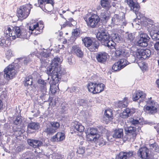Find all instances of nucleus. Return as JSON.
<instances>
[{
    "instance_id": "obj_1",
    "label": "nucleus",
    "mask_w": 159,
    "mask_h": 159,
    "mask_svg": "<svg viewBox=\"0 0 159 159\" xmlns=\"http://www.w3.org/2000/svg\"><path fill=\"white\" fill-rule=\"evenodd\" d=\"M60 60L58 57H55L46 71L48 75L51 76L52 81L49 83L50 89L52 94L58 91V85L57 88L56 84L59 82L62 76L66 73V70L59 66Z\"/></svg>"
},
{
    "instance_id": "obj_2",
    "label": "nucleus",
    "mask_w": 159,
    "mask_h": 159,
    "mask_svg": "<svg viewBox=\"0 0 159 159\" xmlns=\"http://www.w3.org/2000/svg\"><path fill=\"white\" fill-rule=\"evenodd\" d=\"M96 38L100 41L102 45L110 48L114 47L115 42L120 43L122 41L121 35L117 33H112L111 36L106 30L98 31L96 35Z\"/></svg>"
},
{
    "instance_id": "obj_3",
    "label": "nucleus",
    "mask_w": 159,
    "mask_h": 159,
    "mask_svg": "<svg viewBox=\"0 0 159 159\" xmlns=\"http://www.w3.org/2000/svg\"><path fill=\"white\" fill-rule=\"evenodd\" d=\"M4 36L6 39L11 40V37H12V39L16 38V35L18 38L25 39L27 38V33L25 29L20 28L19 26H12L8 27L7 29L4 31Z\"/></svg>"
},
{
    "instance_id": "obj_4",
    "label": "nucleus",
    "mask_w": 159,
    "mask_h": 159,
    "mask_svg": "<svg viewBox=\"0 0 159 159\" xmlns=\"http://www.w3.org/2000/svg\"><path fill=\"white\" fill-rule=\"evenodd\" d=\"M14 67L12 64L9 65L4 69V72H0V91H2L3 88L2 86L4 84L3 79H11L15 75L16 73L14 71Z\"/></svg>"
},
{
    "instance_id": "obj_5",
    "label": "nucleus",
    "mask_w": 159,
    "mask_h": 159,
    "mask_svg": "<svg viewBox=\"0 0 159 159\" xmlns=\"http://www.w3.org/2000/svg\"><path fill=\"white\" fill-rule=\"evenodd\" d=\"M32 6V5L30 4L20 6L17 10L18 19L22 21L27 18L30 14Z\"/></svg>"
},
{
    "instance_id": "obj_6",
    "label": "nucleus",
    "mask_w": 159,
    "mask_h": 159,
    "mask_svg": "<svg viewBox=\"0 0 159 159\" xmlns=\"http://www.w3.org/2000/svg\"><path fill=\"white\" fill-rule=\"evenodd\" d=\"M84 45L90 51L93 52H97L99 47V43L97 40L93 41L90 37H85L82 39Z\"/></svg>"
},
{
    "instance_id": "obj_7",
    "label": "nucleus",
    "mask_w": 159,
    "mask_h": 159,
    "mask_svg": "<svg viewBox=\"0 0 159 159\" xmlns=\"http://www.w3.org/2000/svg\"><path fill=\"white\" fill-rule=\"evenodd\" d=\"M152 98H148V100L146 101L147 103L149 105L145 106V109L148 111V113L150 115H154L157 112V108L158 104L154 100H152Z\"/></svg>"
},
{
    "instance_id": "obj_8",
    "label": "nucleus",
    "mask_w": 159,
    "mask_h": 159,
    "mask_svg": "<svg viewBox=\"0 0 159 159\" xmlns=\"http://www.w3.org/2000/svg\"><path fill=\"white\" fill-rule=\"evenodd\" d=\"M150 37L148 34L143 32H140L139 34V37L136 43V45L138 46L143 47H146L148 45Z\"/></svg>"
},
{
    "instance_id": "obj_9",
    "label": "nucleus",
    "mask_w": 159,
    "mask_h": 159,
    "mask_svg": "<svg viewBox=\"0 0 159 159\" xmlns=\"http://www.w3.org/2000/svg\"><path fill=\"white\" fill-rule=\"evenodd\" d=\"M127 3L131 8V10L135 13L139 18L143 16V14L139 11L140 6L139 3L136 0H127Z\"/></svg>"
},
{
    "instance_id": "obj_10",
    "label": "nucleus",
    "mask_w": 159,
    "mask_h": 159,
    "mask_svg": "<svg viewBox=\"0 0 159 159\" xmlns=\"http://www.w3.org/2000/svg\"><path fill=\"white\" fill-rule=\"evenodd\" d=\"M151 52L149 49H137L136 53V58L140 60L148 59L150 57Z\"/></svg>"
},
{
    "instance_id": "obj_11",
    "label": "nucleus",
    "mask_w": 159,
    "mask_h": 159,
    "mask_svg": "<svg viewBox=\"0 0 159 159\" xmlns=\"http://www.w3.org/2000/svg\"><path fill=\"white\" fill-rule=\"evenodd\" d=\"M99 20L100 18L98 16L94 14L89 18L88 21L87 22V25L92 28H94L98 26Z\"/></svg>"
},
{
    "instance_id": "obj_12",
    "label": "nucleus",
    "mask_w": 159,
    "mask_h": 159,
    "mask_svg": "<svg viewBox=\"0 0 159 159\" xmlns=\"http://www.w3.org/2000/svg\"><path fill=\"white\" fill-rule=\"evenodd\" d=\"M125 130L128 136H130V138L134 140L135 139L137 134L136 128L134 127L129 126L125 128Z\"/></svg>"
},
{
    "instance_id": "obj_13",
    "label": "nucleus",
    "mask_w": 159,
    "mask_h": 159,
    "mask_svg": "<svg viewBox=\"0 0 159 159\" xmlns=\"http://www.w3.org/2000/svg\"><path fill=\"white\" fill-rule=\"evenodd\" d=\"M124 61H126L125 59H121L119 61L116 62L112 66L111 71L115 72L120 70L123 68L126 65V64L124 63Z\"/></svg>"
},
{
    "instance_id": "obj_14",
    "label": "nucleus",
    "mask_w": 159,
    "mask_h": 159,
    "mask_svg": "<svg viewBox=\"0 0 159 159\" xmlns=\"http://www.w3.org/2000/svg\"><path fill=\"white\" fill-rule=\"evenodd\" d=\"M113 119V113L111 109L105 111L102 120L103 122L107 124Z\"/></svg>"
},
{
    "instance_id": "obj_15",
    "label": "nucleus",
    "mask_w": 159,
    "mask_h": 159,
    "mask_svg": "<svg viewBox=\"0 0 159 159\" xmlns=\"http://www.w3.org/2000/svg\"><path fill=\"white\" fill-rule=\"evenodd\" d=\"M39 6L45 12L48 13L51 12L47 10L45 8V5L46 4H51L52 7H53L54 4V0H38Z\"/></svg>"
},
{
    "instance_id": "obj_16",
    "label": "nucleus",
    "mask_w": 159,
    "mask_h": 159,
    "mask_svg": "<svg viewBox=\"0 0 159 159\" xmlns=\"http://www.w3.org/2000/svg\"><path fill=\"white\" fill-rule=\"evenodd\" d=\"M108 54L105 52H99L96 53V58L98 62L104 64L107 61Z\"/></svg>"
},
{
    "instance_id": "obj_17",
    "label": "nucleus",
    "mask_w": 159,
    "mask_h": 159,
    "mask_svg": "<svg viewBox=\"0 0 159 159\" xmlns=\"http://www.w3.org/2000/svg\"><path fill=\"white\" fill-rule=\"evenodd\" d=\"M145 94L143 92L139 90L136 91L133 95V101H136L140 98L139 102H142L145 99Z\"/></svg>"
},
{
    "instance_id": "obj_18",
    "label": "nucleus",
    "mask_w": 159,
    "mask_h": 159,
    "mask_svg": "<svg viewBox=\"0 0 159 159\" xmlns=\"http://www.w3.org/2000/svg\"><path fill=\"white\" fill-rule=\"evenodd\" d=\"M38 84V89L40 91L45 92L47 90V86H48L49 84L47 82V80L39 79L37 80Z\"/></svg>"
},
{
    "instance_id": "obj_19",
    "label": "nucleus",
    "mask_w": 159,
    "mask_h": 159,
    "mask_svg": "<svg viewBox=\"0 0 159 159\" xmlns=\"http://www.w3.org/2000/svg\"><path fill=\"white\" fill-rule=\"evenodd\" d=\"M149 150L146 147L140 148L138 152V154L142 159H146L148 157Z\"/></svg>"
},
{
    "instance_id": "obj_20",
    "label": "nucleus",
    "mask_w": 159,
    "mask_h": 159,
    "mask_svg": "<svg viewBox=\"0 0 159 159\" xmlns=\"http://www.w3.org/2000/svg\"><path fill=\"white\" fill-rule=\"evenodd\" d=\"M32 55L33 56L34 54H30L26 57L17 58V60H18L19 62L21 63L22 66H25L30 62L32 59L31 57Z\"/></svg>"
},
{
    "instance_id": "obj_21",
    "label": "nucleus",
    "mask_w": 159,
    "mask_h": 159,
    "mask_svg": "<svg viewBox=\"0 0 159 159\" xmlns=\"http://www.w3.org/2000/svg\"><path fill=\"white\" fill-rule=\"evenodd\" d=\"M27 142L30 146L34 148H38L43 145V142L38 140L28 139Z\"/></svg>"
},
{
    "instance_id": "obj_22",
    "label": "nucleus",
    "mask_w": 159,
    "mask_h": 159,
    "mask_svg": "<svg viewBox=\"0 0 159 159\" xmlns=\"http://www.w3.org/2000/svg\"><path fill=\"white\" fill-rule=\"evenodd\" d=\"M129 54V52L125 50L123 47H120L117 48L115 52V54L116 57H118L121 56H127Z\"/></svg>"
},
{
    "instance_id": "obj_23",
    "label": "nucleus",
    "mask_w": 159,
    "mask_h": 159,
    "mask_svg": "<svg viewBox=\"0 0 159 159\" xmlns=\"http://www.w3.org/2000/svg\"><path fill=\"white\" fill-rule=\"evenodd\" d=\"M72 53L80 58H82L83 55V52L80 48L77 45H74L72 47L71 51Z\"/></svg>"
},
{
    "instance_id": "obj_24",
    "label": "nucleus",
    "mask_w": 159,
    "mask_h": 159,
    "mask_svg": "<svg viewBox=\"0 0 159 159\" xmlns=\"http://www.w3.org/2000/svg\"><path fill=\"white\" fill-rule=\"evenodd\" d=\"M133 155V152L131 151L129 152H121L118 155V159H127L130 158Z\"/></svg>"
},
{
    "instance_id": "obj_25",
    "label": "nucleus",
    "mask_w": 159,
    "mask_h": 159,
    "mask_svg": "<svg viewBox=\"0 0 159 159\" xmlns=\"http://www.w3.org/2000/svg\"><path fill=\"white\" fill-rule=\"evenodd\" d=\"M134 113V111L133 109H131L129 108L125 109L120 114V116L123 118H126L131 116Z\"/></svg>"
},
{
    "instance_id": "obj_26",
    "label": "nucleus",
    "mask_w": 159,
    "mask_h": 159,
    "mask_svg": "<svg viewBox=\"0 0 159 159\" xmlns=\"http://www.w3.org/2000/svg\"><path fill=\"white\" fill-rule=\"evenodd\" d=\"M28 128L31 130L37 131L40 128V125L39 123L37 122H34L32 121L29 123L27 125Z\"/></svg>"
},
{
    "instance_id": "obj_27",
    "label": "nucleus",
    "mask_w": 159,
    "mask_h": 159,
    "mask_svg": "<svg viewBox=\"0 0 159 159\" xmlns=\"http://www.w3.org/2000/svg\"><path fill=\"white\" fill-rule=\"evenodd\" d=\"M129 102L128 98L125 97L122 101H119L116 103L117 106L119 108L126 107Z\"/></svg>"
},
{
    "instance_id": "obj_28",
    "label": "nucleus",
    "mask_w": 159,
    "mask_h": 159,
    "mask_svg": "<svg viewBox=\"0 0 159 159\" xmlns=\"http://www.w3.org/2000/svg\"><path fill=\"white\" fill-rule=\"evenodd\" d=\"M143 121V119L141 117H137V118H131L129 119V122L131 125L136 126L137 125L140 124Z\"/></svg>"
},
{
    "instance_id": "obj_29",
    "label": "nucleus",
    "mask_w": 159,
    "mask_h": 159,
    "mask_svg": "<svg viewBox=\"0 0 159 159\" xmlns=\"http://www.w3.org/2000/svg\"><path fill=\"white\" fill-rule=\"evenodd\" d=\"M123 136V129H116L114 131L113 137L115 139L121 138Z\"/></svg>"
},
{
    "instance_id": "obj_30",
    "label": "nucleus",
    "mask_w": 159,
    "mask_h": 159,
    "mask_svg": "<svg viewBox=\"0 0 159 159\" xmlns=\"http://www.w3.org/2000/svg\"><path fill=\"white\" fill-rule=\"evenodd\" d=\"M43 131L48 135H52L56 132L49 123L45 126Z\"/></svg>"
},
{
    "instance_id": "obj_31",
    "label": "nucleus",
    "mask_w": 159,
    "mask_h": 159,
    "mask_svg": "<svg viewBox=\"0 0 159 159\" xmlns=\"http://www.w3.org/2000/svg\"><path fill=\"white\" fill-rule=\"evenodd\" d=\"M101 5L102 8L108 10L111 7V3L108 0H101Z\"/></svg>"
},
{
    "instance_id": "obj_32",
    "label": "nucleus",
    "mask_w": 159,
    "mask_h": 159,
    "mask_svg": "<svg viewBox=\"0 0 159 159\" xmlns=\"http://www.w3.org/2000/svg\"><path fill=\"white\" fill-rule=\"evenodd\" d=\"M9 39H7L5 37H2L0 39V46L4 47H7L10 44Z\"/></svg>"
},
{
    "instance_id": "obj_33",
    "label": "nucleus",
    "mask_w": 159,
    "mask_h": 159,
    "mask_svg": "<svg viewBox=\"0 0 159 159\" xmlns=\"http://www.w3.org/2000/svg\"><path fill=\"white\" fill-rule=\"evenodd\" d=\"M74 129L77 131L80 132H83L84 130V127L80 123L76 121L74 125Z\"/></svg>"
},
{
    "instance_id": "obj_34",
    "label": "nucleus",
    "mask_w": 159,
    "mask_h": 159,
    "mask_svg": "<svg viewBox=\"0 0 159 159\" xmlns=\"http://www.w3.org/2000/svg\"><path fill=\"white\" fill-rule=\"evenodd\" d=\"M95 94L99 93L102 92L104 89L105 85L103 83L97 84L96 83Z\"/></svg>"
},
{
    "instance_id": "obj_35",
    "label": "nucleus",
    "mask_w": 159,
    "mask_h": 159,
    "mask_svg": "<svg viewBox=\"0 0 159 159\" xmlns=\"http://www.w3.org/2000/svg\"><path fill=\"white\" fill-rule=\"evenodd\" d=\"M150 35L153 40H159V30H154L153 32H150Z\"/></svg>"
},
{
    "instance_id": "obj_36",
    "label": "nucleus",
    "mask_w": 159,
    "mask_h": 159,
    "mask_svg": "<svg viewBox=\"0 0 159 159\" xmlns=\"http://www.w3.org/2000/svg\"><path fill=\"white\" fill-rule=\"evenodd\" d=\"M99 137V135H94L90 134L87 135V138L88 141L96 142L98 138Z\"/></svg>"
},
{
    "instance_id": "obj_37",
    "label": "nucleus",
    "mask_w": 159,
    "mask_h": 159,
    "mask_svg": "<svg viewBox=\"0 0 159 159\" xmlns=\"http://www.w3.org/2000/svg\"><path fill=\"white\" fill-rule=\"evenodd\" d=\"M96 83L92 82H89L88 86L87 88L89 92H90L94 94H95Z\"/></svg>"
},
{
    "instance_id": "obj_38",
    "label": "nucleus",
    "mask_w": 159,
    "mask_h": 159,
    "mask_svg": "<svg viewBox=\"0 0 159 159\" xmlns=\"http://www.w3.org/2000/svg\"><path fill=\"white\" fill-rule=\"evenodd\" d=\"M23 83L25 86H31L33 83V79L31 76H28L25 78V80L24 81Z\"/></svg>"
},
{
    "instance_id": "obj_39",
    "label": "nucleus",
    "mask_w": 159,
    "mask_h": 159,
    "mask_svg": "<svg viewBox=\"0 0 159 159\" xmlns=\"http://www.w3.org/2000/svg\"><path fill=\"white\" fill-rule=\"evenodd\" d=\"M68 108L67 106L64 104H62L61 106L58 108V112L61 114H65L67 113Z\"/></svg>"
},
{
    "instance_id": "obj_40",
    "label": "nucleus",
    "mask_w": 159,
    "mask_h": 159,
    "mask_svg": "<svg viewBox=\"0 0 159 159\" xmlns=\"http://www.w3.org/2000/svg\"><path fill=\"white\" fill-rule=\"evenodd\" d=\"M126 40L128 41L129 45L130 43H131L133 41L135 38V35L134 34L132 33H128L125 36Z\"/></svg>"
},
{
    "instance_id": "obj_41",
    "label": "nucleus",
    "mask_w": 159,
    "mask_h": 159,
    "mask_svg": "<svg viewBox=\"0 0 159 159\" xmlns=\"http://www.w3.org/2000/svg\"><path fill=\"white\" fill-rule=\"evenodd\" d=\"M48 123L56 131L60 126V123L57 122L51 121Z\"/></svg>"
},
{
    "instance_id": "obj_42",
    "label": "nucleus",
    "mask_w": 159,
    "mask_h": 159,
    "mask_svg": "<svg viewBox=\"0 0 159 159\" xmlns=\"http://www.w3.org/2000/svg\"><path fill=\"white\" fill-rule=\"evenodd\" d=\"M57 141H62L65 139V134L64 133L62 132H58L57 133Z\"/></svg>"
},
{
    "instance_id": "obj_43",
    "label": "nucleus",
    "mask_w": 159,
    "mask_h": 159,
    "mask_svg": "<svg viewBox=\"0 0 159 159\" xmlns=\"http://www.w3.org/2000/svg\"><path fill=\"white\" fill-rule=\"evenodd\" d=\"M96 142L99 145L101 146L105 145L107 143L106 141L102 138H98Z\"/></svg>"
},
{
    "instance_id": "obj_44",
    "label": "nucleus",
    "mask_w": 159,
    "mask_h": 159,
    "mask_svg": "<svg viewBox=\"0 0 159 159\" xmlns=\"http://www.w3.org/2000/svg\"><path fill=\"white\" fill-rule=\"evenodd\" d=\"M50 51L49 50L47 49H44V51L41 52V55L44 57H49L51 54Z\"/></svg>"
},
{
    "instance_id": "obj_45",
    "label": "nucleus",
    "mask_w": 159,
    "mask_h": 159,
    "mask_svg": "<svg viewBox=\"0 0 159 159\" xmlns=\"http://www.w3.org/2000/svg\"><path fill=\"white\" fill-rule=\"evenodd\" d=\"M136 18L133 20V23L134 24H135L136 25H140L141 24V19L142 18H143V16L142 17H141L140 18H139L137 16H136Z\"/></svg>"
},
{
    "instance_id": "obj_46",
    "label": "nucleus",
    "mask_w": 159,
    "mask_h": 159,
    "mask_svg": "<svg viewBox=\"0 0 159 159\" xmlns=\"http://www.w3.org/2000/svg\"><path fill=\"white\" fill-rule=\"evenodd\" d=\"M87 100L85 99H80L77 101V102L80 106H84L86 105L87 103Z\"/></svg>"
},
{
    "instance_id": "obj_47",
    "label": "nucleus",
    "mask_w": 159,
    "mask_h": 159,
    "mask_svg": "<svg viewBox=\"0 0 159 159\" xmlns=\"http://www.w3.org/2000/svg\"><path fill=\"white\" fill-rule=\"evenodd\" d=\"M42 93L40 96V98H41L42 100H44V102L46 101V97H48V95L46 93H47V90H45V92L40 91Z\"/></svg>"
},
{
    "instance_id": "obj_48",
    "label": "nucleus",
    "mask_w": 159,
    "mask_h": 159,
    "mask_svg": "<svg viewBox=\"0 0 159 159\" xmlns=\"http://www.w3.org/2000/svg\"><path fill=\"white\" fill-rule=\"evenodd\" d=\"M6 58L9 60L11 57L13 56L12 51L11 50L7 51L6 53Z\"/></svg>"
},
{
    "instance_id": "obj_49",
    "label": "nucleus",
    "mask_w": 159,
    "mask_h": 159,
    "mask_svg": "<svg viewBox=\"0 0 159 159\" xmlns=\"http://www.w3.org/2000/svg\"><path fill=\"white\" fill-rule=\"evenodd\" d=\"M79 90L78 88L75 86L72 87L70 89V93L75 92L76 93L78 92Z\"/></svg>"
},
{
    "instance_id": "obj_50",
    "label": "nucleus",
    "mask_w": 159,
    "mask_h": 159,
    "mask_svg": "<svg viewBox=\"0 0 159 159\" xmlns=\"http://www.w3.org/2000/svg\"><path fill=\"white\" fill-rule=\"evenodd\" d=\"M74 31L72 32V35L74 36V38H76L79 35V30L76 28L74 29Z\"/></svg>"
},
{
    "instance_id": "obj_51",
    "label": "nucleus",
    "mask_w": 159,
    "mask_h": 159,
    "mask_svg": "<svg viewBox=\"0 0 159 159\" xmlns=\"http://www.w3.org/2000/svg\"><path fill=\"white\" fill-rule=\"evenodd\" d=\"M44 27V26L42 27L41 26L40 27L39 26L37 29H35V32H33L34 33H35L36 34H39L42 31V29Z\"/></svg>"
},
{
    "instance_id": "obj_52",
    "label": "nucleus",
    "mask_w": 159,
    "mask_h": 159,
    "mask_svg": "<svg viewBox=\"0 0 159 159\" xmlns=\"http://www.w3.org/2000/svg\"><path fill=\"white\" fill-rule=\"evenodd\" d=\"M85 152V148L83 147H80L77 149V152L79 154H82Z\"/></svg>"
},
{
    "instance_id": "obj_53",
    "label": "nucleus",
    "mask_w": 159,
    "mask_h": 159,
    "mask_svg": "<svg viewBox=\"0 0 159 159\" xmlns=\"http://www.w3.org/2000/svg\"><path fill=\"white\" fill-rule=\"evenodd\" d=\"M98 130L96 128H92L90 129V134L94 135H99L98 134Z\"/></svg>"
},
{
    "instance_id": "obj_54",
    "label": "nucleus",
    "mask_w": 159,
    "mask_h": 159,
    "mask_svg": "<svg viewBox=\"0 0 159 159\" xmlns=\"http://www.w3.org/2000/svg\"><path fill=\"white\" fill-rule=\"evenodd\" d=\"M22 122V120L20 116H17L14 120V124L16 125L20 124Z\"/></svg>"
},
{
    "instance_id": "obj_55",
    "label": "nucleus",
    "mask_w": 159,
    "mask_h": 159,
    "mask_svg": "<svg viewBox=\"0 0 159 159\" xmlns=\"http://www.w3.org/2000/svg\"><path fill=\"white\" fill-rule=\"evenodd\" d=\"M158 147L157 146V144L156 143H152L150 145V147L151 149L153 151H155V152H157V148Z\"/></svg>"
},
{
    "instance_id": "obj_56",
    "label": "nucleus",
    "mask_w": 159,
    "mask_h": 159,
    "mask_svg": "<svg viewBox=\"0 0 159 159\" xmlns=\"http://www.w3.org/2000/svg\"><path fill=\"white\" fill-rule=\"evenodd\" d=\"M101 18L102 20H107L109 18V17L106 15V13H104L102 15H101Z\"/></svg>"
},
{
    "instance_id": "obj_57",
    "label": "nucleus",
    "mask_w": 159,
    "mask_h": 159,
    "mask_svg": "<svg viewBox=\"0 0 159 159\" xmlns=\"http://www.w3.org/2000/svg\"><path fill=\"white\" fill-rule=\"evenodd\" d=\"M39 25L38 23H37L36 24L33 25V27L31 28V27H30V30H31L33 32L35 31V29H37L38 27H39Z\"/></svg>"
},
{
    "instance_id": "obj_58",
    "label": "nucleus",
    "mask_w": 159,
    "mask_h": 159,
    "mask_svg": "<svg viewBox=\"0 0 159 159\" xmlns=\"http://www.w3.org/2000/svg\"><path fill=\"white\" fill-rule=\"evenodd\" d=\"M98 129L99 131H98V132L99 133H102L105 132V128L102 126H101L98 127Z\"/></svg>"
},
{
    "instance_id": "obj_59",
    "label": "nucleus",
    "mask_w": 159,
    "mask_h": 159,
    "mask_svg": "<svg viewBox=\"0 0 159 159\" xmlns=\"http://www.w3.org/2000/svg\"><path fill=\"white\" fill-rule=\"evenodd\" d=\"M154 48L156 50H159V41L156 42L154 44Z\"/></svg>"
},
{
    "instance_id": "obj_60",
    "label": "nucleus",
    "mask_w": 159,
    "mask_h": 159,
    "mask_svg": "<svg viewBox=\"0 0 159 159\" xmlns=\"http://www.w3.org/2000/svg\"><path fill=\"white\" fill-rule=\"evenodd\" d=\"M66 25H67V26L69 27H71L72 26H74L75 25H74L73 23H71L69 21L66 20Z\"/></svg>"
},
{
    "instance_id": "obj_61",
    "label": "nucleus",
    "mask_w": 159,
    "mask_h": 159,
    "mask_svg": "<svg viewBox=\"0 0 159 159\" xmlns=\"http://www.w3.org/2000/svg\"><path fill=\"white\" fill-rule=\"evenodd\" d=\"M51 140L52 141H55L56 140L57 141V134L53 136L51 139Z\"/></svg>"
},
{
    "instance_id": "obj_62",
    "label": "nucleus",
    "mask_w": 159,
    "mask_h": 159,
    "mask_svg": "<svg viewBox=\"0 0 159 159\" xmlns=\"http://www.w3.org/2000/svg\"><path fill=\"white\" fill-rule=\"evenodd\" d=\"M23 150V148L21 146H18L16 148V151L18 152H20L22 151Z\"/></svg>"
},
{
    "instance_id": "obj_63",
    "label": "nucleus",
    "mask_w": 159,
    "mask_h": 159,
    "mask_svg": "<svg viewBox=\"0 0 159 159\" xmlns=\"http://www.w3.org/2000/svg\"><path fill=\"white\" fill-rule=\"evenodd\" d=\"M69 21L73 23L74 25H76V22L72 18H70L68 19Z\"/></svg>"
},
{
    "instance_id": "obj_64",
    "label": "nucleus",
    "mask_w": 159,
    "mask_h": 159,
    "mask_svg": "<svg viewBox=\"0 0 159 159\" xmlns=\"http://www.w3.org/2000/svg\"><path fill=\"white\" fill-rule=\"evenodd\" d=\"M3 103L2 101L0 99V112L2 109Z\"/></svg>"
}]
</instances>
